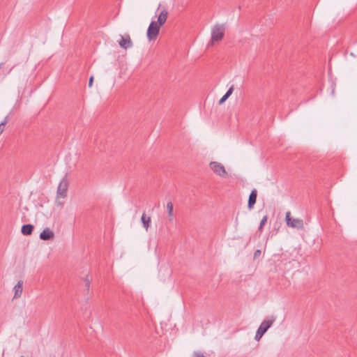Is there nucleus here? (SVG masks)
<instances>
[{
  "label": "nucleus",
  "instance_id": "f03ea898",
  "mask_svg": "<svg viewBox=\"0 0 357 357\" xmlns=\"http://www.w3.org/2000/svg\"><path fill=\"white\" fill-rule=\"evenodd\" d=\"M285 220L287 222V225L288 227L297 229H303L304 227L303 220L299 218H294L291 217V213L289 211L287 212Z\"/></svg>",
  "mask_w": 357,
  "mask_h": 357
},
{
  "label": "nucleus",
  "instance_id": "6ab92c4d",
  "mask_svg": "<svg viewBox=\"0 0 357 357\" xmlns=\"http://www.w3.org/2000/svg\"><path fill=\"white\" fill-rule=\"evenodd\" d=\"M267 220H268V216L264 215L260 222V225L264 226L266 223Z\"/></svg>",
  "mask_w": 357,
  "mask_h": 357
},
{
  "label": "nucleus",
  "instance_id": "b1692460",
  "mask_svg": "<svg viewBox=\"0 0 357 357\" xmlns=\"http://www.w3.org/2000/svg\"><path fill=\"white\" fill-rule=\"evenodd\" d=\"M56 204H57L58 206H62L63 205V202H58V201H56Z\"/></svg>",
  "mask_w": 357,
  "mask_h": 357
},
{
  "label": "nucleus",
  "instance_id": "9d476101",
  "mask_svg": "<svg viewBox=\"0 0 357 357\" xmlns=\"http://www.w3.org/2000/svg\"><path fill=\"white\" fill-rule=\"evenodd\" d=\"M168 13L166 10H162L160 12L159 15L158 16V33H159V28L162 25H163L167 18Z\"/></svg>",
  "mask_w": 357,
  "mask_h": 357
},
{
  "label": "nucleus",
  "instance_id": "20e7f679",
  "mask_svg": "<svg viewBox=\"0 0 357 357\" xmlns=\"http://www.w3.org/2000/svg\"><path fill=\"white\" fill-rule=\"evenodd\" d=\"M68 187V181L67 179V176L63 178V179L60 181L56 192L57 198L61 197L65 198L67 196V191Z\"/></svg>",
  "mask_w": 357,
  "mask_h": 357
},
{
  "label": "nucleus",
  "instance_id": "412c9836",
  "mask_svg": "<svg viewBox=\"0 0 357 357\" xmlns=\"http://www.w3.org/2000/svg\"><path fill=\"white\" fill-rule=\"evenodd\" d=\"M85 285H86L87 290L89 291V288H90V282L88 279L85 280Z\"/></svg>",
  "mask_w": 357,
  "mask_h": 357
},
{
  "label": "nucleus",
  "instance_id": "0eeeda50",
  "mask_svg": "<svg viewBox=\"0 0 357 357\" xmlns=\"http://www.w3.org/2000/svg\"><path fill=\"white\" fill-rule=\"evenodd\" d=\"M121 40L119 41V45L123 49H128L131 47L132 45V42L130 39L129 35H126V36H120Z\"/></svg>",
  "mask_w": 357,
  "mask_h": 357
},
{
  "label": "nucleus",
  "instance_id": "2eb2a0df",
  "mask_svg": "<svg viewBox=\"0 0 357 357\" xmlns=\"http://www.w3.org/2000/svg\"><path fill=\"white\" fill-rule=\"evenodd\" d=\"M142 222L144 225V227L147 230L149 227L150 226L151 223V218L149 216H146L145 213H143L141 218Z\"/></svg>",
  "mask_w": 357,
  "mask_h": 357
},
{
  "label": "nucleus",
  "instance_id": "9b49d317",
  "mask_svg": "<svg viewBox=\"0 0 357 357\" xmlns=\"http://www.w3.org/2000/svg\"><path fill=\"white\" fill-rule=\"evenodd\" d=\"M166 208L168 214V220L170 222H172L174 220V206L172 202H167Z\"/></svg>",
  "mask_w": 357,
  "mask_h": 357
},
{
  "label": "nucleus",
  "instance_id": "4be33fe9",
  "mask_svg": "<svg viewBox=\"0 0 357 357\" xmlns=\"http://www.w3.org/2000/svg\"><path fill=\"white\" fill-rule=\"evenodd\" d=\"M93 76H91L89 77V87H91L92 84H93Z\"/></svg>",
  "mask_w": 357,
  "mask_h": 357
},
{
  "label": "nucleus",
  "instance_id": "423d86ee",
  "mask_svg": "<svg viewBox=\"0 0 357 357\" xmlns=\"http://www.w3.org/2000/svg\"><path fill=\"white\" fill-rule=\"evenodd\" d=\"M275 320V318L273 317L264 320L257 330L260 331L261 333L264 334L267 331V330L272 326Z\"/></svg>",
  "mask_w": 357,
  "mask_h": 357
},
{
  "label": "nucleus",
  "instance_id": "6e6552de",
  "mask_svg": "<svg viewBox=\"0 0 357 357\" xmlns=\"http://www.w3.org/2000/svg\"><path fill=\"white\" fill-rule=\"evenodd\" d=\"M257 191L253 189L249 196L248 206L249 209H252L257 201Z\"/></svg>",
  "mask_w": 357,
  "mask_h": 357
},
{
  "label": "nucleus",
  "instance_id": "ddd939ff",
  "mask_svg": "<svg viewBox=\"0 0 357 357\" xmlns=\"http://www.w3.org/2000/svg\"><path fill=\"white\" fill-rule=\"evenodd\" d=\"M22 285L23 281L20 280L17 284L14 287L15 294L14 298H20L22 293Z\"/></svg>",
  "mask_w": 357,
  "mask_h": 357
},
{
  "label": "nucleus",
  "instance_id": "4468645a",
  "mask_svg": "<svg viewBox=\"0 0 357 357\" xmlns=\"http://www.w3.org/2000/svg\"><path fill=\"white\" fill-rule=\"evenodd\" d=\"M234 91V86L232 85L227 91V93L220 99L219 105L223 104L226 100L232 94Z\"/></svg>",
  "mask_w": 357,
  "mask_h": 357
},
{
  "label": "nucleus",
  "instance_id": "5701e85b",
  "mask_svg": "<svg viewBox=\"0 0 357 357\" xmlns=\"http://www.w3.org/2000/svg\"><path fill=\"white\" fill-rule=\"evenodd\" d=\"M263 227H264L263 225H259V231H262Z\"/></svg>",
  "mask_w": 357,
  "mask_h": 357
},
{
  "label": "nucleus",
  "instance_id": "7ed1b4c3",
  "mask_svg": "<svg viewBox=\"0 0 357 357\" xmlns=\"http://www.w3.org/2000/svg\"><path fill=\"white\" fill-rule=\"evenodd\" d=\"M209 167L211 170L220 177L225 178L228 175L225 167L218 162H211Z\"/></svg>",
  "mask_w": 357,
  "mask_h": 357
},
{
  "label": "nucleus",
  "instance_id": "f8f14e48",
  "mask_svg": "<svg viewBox=\"0 0 357 357\" xmlns=\"http://www.w3.org/2000/svg\"><path fill=\"white\" fill-rule=\"evenodd\" d=\"M33 229V226L31 224L23 225L21 229V232L24 236H29L32 234Z\"/></svg>",
  "mask_w": 357,
  "mask_h": 357
},
{
  "label": "nucleus",
  "instance_id": "39448f33",
  "mask_svg": "<svg viewBox=\"0 0 357 357\" xmlns=\"http://www.w3.org/2000/svg\"><path fill=\"white\" fill-rule=\"evenodd\" d=\"M146 36L149 41L156 39V21L152 20L147 29Z\"/></svg>",
  "mask_w": 357,
  "mask_h": 357
},
{
  "label": "nucleus",
  "instance_id": "aec40b11",
  "mask_svg": "<svg viewBox=\"0 0 357 357\" xmlns=\"http://www.w3.org/2000/svg\"><path fill=\"white\" fill-rule=\"evenodd\" d=\"M261 255V250H257L254 253V258H257Z\"/></svg>",
  "mask_w": 357,
  "mask_h": 357
},
{
  "label": "nucleus",
  "instance_id": "f257e3e1",
  "mask_svg": "<svg viewBox=\"0 0 357 357\" xmlns=\"http://www.w3.org/2000/svg\"><path fill=\"white\" fill-rule=\"evenodd\" d=\"M225 26L224 24H217L211 30V45L221 40L225 35Z\"/></svg>",
  "mask_w": 357,
  "mask_h": 357
},
{
  "label": "nucleus",
  "instance_id": "dca6fc26",
  "mask_svg": "<svg viewBox=\"0 0 357 357\" xmlns=\"http://www.w3.org/2000/svg\"><path fill=\"white\" fill-rule=\"evenodd\" d=\"M8 122V116H6L4 120L0 123V135L3 132L4 130L5 125Z\"/></svg>",
  "mask_w": 357,
  "mask_h": 357
},
{
  "label": "nucleus",
  "instance_id": "a211bd4d",
  "mask_svg": "<svg viewBox=\"0 0 357 357\" xmlns=\"http://www.w3.org/2000/svg\"><path fill=\"white\" fill-rule=\"evenodd\" d=\"M263 335L264 334L257 330L255 338L257 341H259Z\"/></svg>",
  "mask_w": 357,
  "mask_h": 357
},
{
  "label": "nucleus",
  "instance_id": "393cba45",
  "mask_svg": "<svg viewBox=\"0 0 357 357\" xmlns=\"http://www.w3.org/2000/svg\"><path fill=\"white\" fill-rule=\"evenodd\" d=\"M20 357H24V356H21Z\"/></svg>",
  "mask_w": 357,
  "mask_h": 357
},
{
  "label": "nucleus",
  "instance_id": "1a4fd4ad",
  "mask_svg": "<svg viewBox=\"0 0 357 357\" xmlns=\"http://www.w3.org/2000/svg\"><path fill=\"white\" fill-rule=\"evenodd\" d=\"M54 234L52 231H51L49 228H45L40 234V238L43 241L50 240L54 237Z\"/></svg>",
  "mask_w": 357,
  "mask_h": 357
},
{
  "label": "nucleus",
  "instance_id": "f3484780",
  "mask_svg": "<svg viewBox=\"0 0 357 357\" xmlns=\"http://www.w3.org/2000/svg\"><path fill=\"white\" fill-rule=\"evenodd\" d=\"M192 357H206V356H204V354L202 352H201L199 351H197L193 353Z\"/></svg>",
  "mask_w": 357,
  "mask_h": 357
}]
</instances>
